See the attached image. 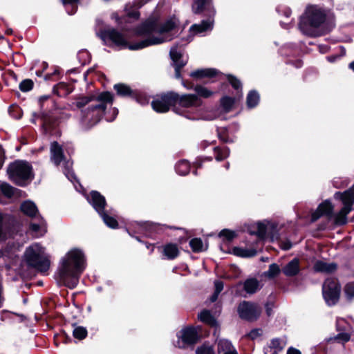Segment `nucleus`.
Wrapping results in <instances>:
<instances>
[{"label":"nucleus","mask_w":354,"mask_h":354,"mask_svg":"<svg viewBox=\"0 0 354 354\" xmlns=\"http://www.w3.org/2000/svg\"><path fill=\"white\" fill-rule=\"evenodd\" d=\"M259 101V95L257 92L250 91L247 96V104L250 108L254 107Z\"/></svg>","instance_id":"nucleus-31"},{"label":"nucleus","mask_w":354,"mask_h":354,"mask_svg":"<svg viewBox=\"0 0 354 354\" xmlns=\"http://www.w3.org/2000/svg\"><path fill=\"white\" fill-rule=\"evenodd\" d=\"M214 153L215 155L216 160L218 161H221L224 160L229 156L230 151L229 149L226 147H214Z\"/></svg>","instance_id":"nucleus-32"},{"label":"nucleus","mask_w":354,"mask_h":354,"mask_svg":"<svg viewBox=\"0 0 354 354\" xmlns=\"http://www.w3.org/2000/svg\"><path fill=\"white\" fill-rule=\"evenodd\" d=\"M137 101L142 104H147L149 102L148 99L141 96L138 97Z\"/></svg>","instance_id":"nucleus-56"},{"label":"nucleus","mask_w":354,"mask_h":354,"mask_svg":"<svg viewBox=\"0 0 354 354\" xmlns=\"http://www.w3.org/2000/svg\"><path fill=\"white\" fill-rule=\"evenodd\" d=\"M210 0H195L194 6H196V13H201L204 11L206 5L209 3Z\"/></svg>","instance_id":"nucleus-42"},{"label":"nucleus","mask_w":354,"mask_h":354,"mask_svg":"<svg viewBox=\"0 0 354 354\" xmlns=\"http://www.w3.org/2000/svg\"><path fill=\"white\" fill-rule=\"evenodd\" d=\"M227 80L234 88L238 89L241 86L240 81L237 80L235 77L229 75H227Z\"/></svg>","instance_id":"nucleus-49"},{"label":"nucleus","mask_w":354,"mask_h":354,"mask_svg":"<svg viewBox=\"0 0 354 354\" xmlns=\"http://www.w3.org/2000/svg\"><path fill=\"white\" fill-rule=\"evenodd\" d=\"M291 247H292V243L288 241L282 242L281 243V248L283 250H289L290 248H291Z\"/></svg>","instance_id":"nucleus-53"},{"label":"nucleus","mask_w":354,"mask_h":354,"mask_svg":"<svg viewBox=\"0 0 354 354\" xmlns=\"http://www.w3.org/2000/svg\"><path fill=\"white\" fill-rule=\"evenodd\" d=\"M37 220V223H32L30 225V229L36 233V236H41L44 233L43 230L45 227V221L41 216H38L35 218Z\"/></svg>","instance_id":"nucleus-22"},{"label":"nucleus","mask_w":354,"mask_h":354,"mask_svg":"<svg viewBox=\"0 0 354 354\" xmlns=\"http://www.w3.org/2000/svg\"><path fill=\"white\" fill-rule=\"evenodd\" d=\"M349 68L354 71V61L350 63Z\"/></svg>","instance_id":"nucleus-62"},{"label":"nucleus","mask_w":354,"mask_h":354,"mask_svg":"<svg viewBox=\"0 0 354 354\" xmlns=\"http://www.w3.org/2000/svg\"><path fill=\"white\" fill-rule=\"evenodd\" d=\"M261 334V330L260 329H254L250 331V333L248 335V337L252 339H254L257 337L260 336Z\"/></svg>","instance_id":"nucleus-51"},{"label":"nucleus","mask_w":354,"mask_h":354,"mask_svg":"<svg viewBox=\"0 0 354 354\" xmlns=\"http://www.w3.org/2000/svg\"><path fill=\"white\" fill-rule=\"evenodd\" d=\"M344 292L348 299H353L354 297V283L346 284L344 288Z\"/></svg>","instance_id":"nucleus-47"},{"label":"nucleus","mask_w":354,"mask_h":354,"mask_svg":"<svg viewBox=\"0 0 354 354\" xmlns=\"http://www.w3.org/2000/svg\"><path fill=\"white\" fill-rule=\"evenodd\" d=\"M33 82L30 79L23 80L19 84V88L23 92H28L30 91L33 87Z\"/></svg>","instance_id":"nucleus-41"},{"label":"nucleus","mask_w":354,"mask_h":354,"mask_svg":"<svg viewBox=\"0 0 354 354\" xmlns=\"http://www.w3.org/2000/svg\"><path fill=\"white\" fill-rule=\"evenodd\" d=\"M335 15L332 9L319 4H308L300 16L299 22H334Z\"/></svg>","instance_id":"nucleus-5"},{"label":"nucleus","mask_w":354,"mask_h":354,"mask_svg":"<svg viewBox=\"0 0 354 354\" xmlns=\"http://www.w3.org/2000/svg\"><path fill=\"white\" fill-rule=\"evenodd\" d=\"M144 22L148 23V22H159V21L156 19H153L149 18V19H146Z\"/></svg>","instance_id":"nucleus-59"},{"label":"nucleus","mask_w":354,"mask_h":354,"mask_svg":"<svg viewBox=\"0 0 354 354\" xmlns=\"http://www.w3.org/2000/svg\"><path fill=\"white\" fill-rule=\"evenodd\" d=\"M283 346L284 345L283 342L279 338L272 339L270 344V347L275 350L274 352L281 351L283 348Z\"/></svg>","instance_id":"nucleus-45"},{"label":"nucleus","mask_w":354,"mask_h":354,"mask_svg":"<svg viewBox=\"0 0 354 354\" xmlns=\"http://www.w3.org/2000/svg\"><path fill=\"white\" fill-rule=\"evenodd\" d=\"M177 100V93H168L162 95L159 99L153 100L151 103V106L154 111L165 113L169 111L171 106L176 104Z\"/></svg>","instance_id":"nucleus-11"},{"label":"nucleus","mask_w":354,"mask_h":354,"mask_svg":"<svg viewBox=\"0 0 354 354\" xmlns=\"http://www.w3.org/2000/svg\"><path fill=\"white\" fill-rule=\"evenodd\" d=\"M276 11L279 15H283L286 18L290 17L292 14L291 9L288 6H279L277 7Z\"/></svg>","instance_id":"nucleus-44"},{"label":"nucleus","mask_w":354,"mask_h":354,"mask_svg":"<svg viewBox=\"0 0 354 354\" xmlns=\"http://www.w3.org/2000/svg\"><path fill=\"white\" fill-rule=\"evenodd\" d=\"M299 260L297 258L290 261L282 270L283 274L287 277H294L299 272Z\"/></svg>","instance_id":"nucleus-17"},{"label":"nucleus","mask_w":354,"mask_h":354,"mask_svg":"<svg viewBox=\"0 0 354 354\" xmlns=\"http://www.w3.org/2000/svg\"><path fill=\"white\" fill-rule=\"evenodd\" d=\"M322 292L326 302L329 305H335L339 300L340 286L336 279L328 278L323 284Z\"/></svg>","instance_id":"nucleus-9"},{"label":"nucleus","mask_w":354,"mask_h":354,"mask_svg":"<svg viewBox=\"0 0 354 354\" xmlns=\"http://www.w3.org/2000/svg\"><path fill=\"white\" fill-rule=\"evenodd\" d=\"M21 210L24 214L30 217H37L40 216L38 213V209L35 204L31 201H26L21 205Z\"/></svg>","instance_id":"nucleus-19"},{"label":"nucleus","mask_w":354,"mask_h":354,"mask_svg":"<svg viewBox=\"0 0 354 354\" xmlns=\"http://www.w3.org/2000/svg\"><path fill=\"white\" fill-rule=\"evenodd\" d=\"M269 223H257L253 227L256 228L257 230H250V234H254L257 235L260 239H263L266 236Z\"/></svg>","instance_id":"nucleus-25"},{"label":"nucleus","mask_w":354,"mask_h":354,"mask_svg":"<svg viewBox=\"0 0 354 354\" xmlns=\"http://www.w3.org/2000/svg\"><path fill=\"white\" fill-rule=\"evenodd\" d=\"M190 169L189 163L186 160H181L176 166V170L180 175H186Z\"/></svg>","instance_id":"nucleus-33"},{"label":"nucleus","mask_w":354,"mask_h":354,"mask_svg":"<svg viewBox=\"0 0 354 354\" xmlns=\"http://www.w3.org/2000/svg\"><path fill=\"white\" fill-rule=\"evenodd\" d=\"M163 252L169 259H173L176 258L179 254L177 245L173 243L165 245L163 248Z\"/></svg>","instance_id":"nucleus-24"},{"label":"nucleus","mask_w":354,"mask_h":354,"mask_svg":"<svg viewBox=\"0 0 354 354\" xmlns=\"http://www.w3.org/2000/svg\"><path fill=\"white\" fill-rule=\"evenodd\" d=\"M237 312L241 319L254 322L259 317L261 308L254 303L243 301L238 306Z\"/></svg>","instance_id":"nucleus-10"},{"label":"nucleus","mask_w":354,"mask_h":354,"mask_svg":"<svg viewBox=\"0 0 354 354\" xmlns=\"http://www.w3.org/2000/svg\"><path fill=\"white\" fill-rule=\"evenodd\" d=\"M349 4H350V6H351V7H353V9H354V0H350V1H349Z\"/></svg>","instance_id":"nucleus-64"},{"label":"nucleus","mask_w":354,"mask_h":354,"mask_svg":"<svg viewBox=\"0 0 354 354\" xmlns=\"http://www.w3.org/2000/svg\"><path fill=\"white\" fill-rule=\"evenodd\" d=\"M183 107L193 108L198 107L202 105V100L195 94H184L182 95H178L177 102Z\"/></svg>","instance_id":"nucleus-13"},{"label":"nucleus","mask_w":354,"mask_h":354,"mask_svg":"<svg viewBox=\"0 0 354 354\" xmlns=\"http://www.w3.org/2000/svg\"><path fill=\"white\" fill-rule=\"evenodd\" d=\"M7 171L10 179L20 186L24 185L32 178V167L25 161H15L9 165Z\"/></svg>","instance_id":"nucleus-7"},{"label":"nucleus","mask_w":354,"mask_h":354,"mask_svg":"<svg viewBox=\"0 0 354 354\" xmlns=\"http://www.w3.org/2000/svg\"><path fill=\"white\" fill-rule=\"evenodd\" d=\"M233 253L241 257H254L257 252L255 250H248V249H243L241 248L236 247L233 249Z\"/></svg>","instance_id":"nucleus-30"},{"label":"nucleus","mask_w":354,"mask_h":354,"mask_svg":"<svg viewBox=\"0 0 354 354\" xmlns=\"http://www.w3.org/2000/svg\"><path fill=\"white\" fill-rule=\"evenodd\" d=\"M216 71L212 68L199 69L193 71L191 73V76L195 78H203L204 77H212L215 75Z\"/></svg>","instance_id":"nucleus-26"},{"label":"nucleus","mask_w":354,"mask_h":354,"mask_svg":"<svg viewBox=\"0 0 354 354\" xmlns=\"http://www.w3.org/2000/svg\"><path fill=\"white\" fill-rule=\"evenodd\" d=\"M287 354H301V352L295 348H289L287 351Z\"/></svg>","instance_id":"nucleus-55"},{"label":"nucleus","mask_w":354,"mask_h":354,"mask_svg":"<svg viewBox=\"0 0 354 354\" xmlns=\"http://www.w3.org/2000/svg\"><path fill=\"white\" fill-rule=\"evenodd\" d=\"M100 215L107 226L111 228H116L118 227V221L114 218L109 216L105 212L100 214Z\"/></svg>","instance_id":"nucleus-36"},{"label":"nucleus","mask_w":354,"mask_h":354,"mask_svg":"<svg viewBox=\"0 0 354 354\" xmlns=\"http://www.w3.org/2000/svg\"><path fill=\"white\" fill-rule=\"evenodd\" d=\"M279 266L276 263H272L270 265L268 270L263 273L265 277L269 279H273L280 273Z\"/></svg>","instance_id":"nucleus-34"},{"label":"nucleus","mask_w":354,"mask_h":354,"mask_svg":"<svg viewBox=\"0 0 354 354\" xmlns=\"http://www.w3.org/2000/svg\"><path fill=\"white\" fill-rule=\"evenodd\" d=\"M114 89L116 91L117 94L122 97L130 96L132 94L131 88L124 84H117L114 85Z\"/></svg>","instance_id":"nucleus-27"},{"label":"nucleus","mask_w":354,"mask_h":354,"mask_svg":"<svg viewBox=\"0 0 354 354\" xmlns=\"http://www.w3.org/2000/svg\"><path fill=\"white\" fill-rule=\"evenodd\" d=\"M41 119L43 121V127L46 129L50 128V120L44 115L42 117Z\"/></svg>","instance_id":"nucleus-54"},{"label":"nucleus","mask_w":354,"mask_h":354,"mask_svg":"<svg viewBox=\"0 0 354 354\" xmlns=\"http://www.w3.org/2000/svg\"><path fill=\"white\" fill-rule=\"evenodd\" d=\"M174 29L175 24H140L136 34L145 39L132 44H129L124 33L115 29L100 30L97 35L104 41H111L120 48L138 50L171 40Z\"/></svg>","instance_id":"nucleus-1"},{"label":"nucleus","mask_w":354,"mask_h":354,"mask_svg":"<svg viewBox=\"0 0 354 354\" xmlns=\"http://www.w3.org/2000/svg\"><path fill=\"white\" fill-rule=\"evenodd\" d=\"M245 291L248 294H254L261 288L259 281L255 278L246 279L243 284Z\"/></svg>","instance_id":"nucleus-20"},{"label":"nucleus","mask_w":354,"mask_h":354,"mask_svg":"<svg viewBox=\"0 0 354 354\" xmlns=\"http://www.w3.org/2000/svg\"><path fill=\"white\" fill-rule=\"evenodd\" d=\"M196 354H215L212 346L203 345L196 350Z\"/></svg>","instance_id":"nucleus-48"},{"label":"nucleus","mask_w":354,"mask_h":354,"mask_svg":"<svg viewBox=\"0 0 354 354\" xmlns=\"http://www.w3.org/2000/svg\"><path fill=\"white\" fill-rule=\"evenodd\" d=\"M189 245L194 252H200L203 251V243L201 239H192L189 241Z\"/></svg>","instance_id":"nucleus-37"},{"label":"nucleus","mask_w":354,"mask_h":354,"mask_svg":"<svg viewBox=\"0 0 354 354\" xmlns=\"http://www.w3.org/2000/svg\"><path fill=\"white\" fill-rule=\"evenodd\" d=\"M224 354H237L236 351L234 350H232L230 352H225Z\"/></svg>","instance_id":"nucleus-61"},{"label":"nucleus","mask_w":354,"mask_h":354,"mask_svg":"<svg viewBox=\"0 0 354 354\" xmlns=\"http://www.w3.org/2000/svg\"><path fill=\"white\" fill-rule=\"evenodd\" d=\"M92 101H95V103L88 108L84 117L88 120H92L93 124H95L100 120L104 114L107 105L113 104V97L110 92H102L97 97L91 96L79 98L75 102V106L78 108H82Z\"/></svg>","instance_id":"nucleus-4"},{"label":"nucleus","mask_w":354,"mask_h":354,"mask_svg":"<svg viewBox=\"0 0 354 354\" xmlns=\"http://www.w3.org/2000/svg\"><path fill=\"white\" fill-rule=\"evenodd\" d=\"M180 338L183 341V345H178L179 347L185 346V345H191L196 344L198 341V335L195 328L188 327L181 330Z\"/></svg>","instance_id":"nucleus-15"},{"label":"nucleus","mask_w":354,"mask_h":354,"mask_svg":"<svg viewBox=\"0 0 354 354\" xmlns=\"http://www.w3.org/2000/svg\"><path fill=\"white\" fill-rule=\"evenodd\" d=\"M7 231V226L3 222V216L0 214V241L6 239Z\"/></svg>","instance_id":"nucleus-43"},{"label":"nucleus","mask_w":354,"mask_h":354,"mask_svg":"<svg viewBox=\"0 0 354 354\" xmlns=\"http://www.w3.org/2000/svg\"><path fill=\"white\" fill-rule=\"evenodd\" d=\"M79 0H63V3L66 4H75L78 2Z\"/></svg>","instance_id":"nucleus-57"},{"label":"nucleus","mask_w":354,"mask_h":354,"mask_svg":"<svg viewBox=\"0 0 354 354\" xmlns=\"http://www.w3.org/2000/svg\"><path fill=\"white\" fill-rule=\"evenodd\" d=\"M215 291L216 294H220V292L223 289V283L221 281H216L214 282Z\"/></svg>","instance_id":"nucleus-52"},{"label":"nucleus","mask_w":354,"mask_h":354,"mask_svg":"<svg viewBox=\"0 0 354 354\" xmlns=\"http://www.w3.org/2000/svg\"><path fill=\"white\" fill-rule=\"evenodd\" d=\"M266 312H267V314L268 316H270L271 315V309L269 308L268 307H267V308H266Z\"/></svg>","instance_id":"nucleus-63"},{"label":"nucleus","mask_w":354,"mask_h":354,"mask_svg":"<svg viewBox=\"0 0 354 354\" xmlns=\"http://www.w3.org/2000/svg\"><path fill=\"white\" fill-rule=\"evenodd\" d=\"M73 334L76 339H83L87 335V330L82 326H78L73 330Z\"/></svg>","instance_id":"nucleus-40"},{"label":"nucleus","mask_w":354,"mask_h":354,"mask_svg":"<svg viewBox=\"0 0 354 354\" xmlns=\"http://www.w3.org/2000/svg\"><path fill=\"white\" fill-rule=\"evenodd\" d=\"M0 188L2 193L7 197L12 196L16 191V189L6 183H2L0 185Z\"/></svg>","instance_id":"nucleus-38"},{"label":"nucleus","mask_w":354,"mask_h":354,"mask_svg":"<svg viewBox=\"0 0 354 354\" xmlns=\"http://www.w3.org/2000/svg\"><path fill=\"white\" fill-rule=\"evenodd\" d=\"M221 103L222 106L226 111H229L234 104V100H233V98L230 97H227V96L223 97L221 100Z\"/></svg>","instance_id":"nucleus-46"},{"label":"nucleus","mask_w":354,"mask_h":354,"mask_svg":"<svg viewBox=\"0 0 354 354\" xmlns=\"http://www.w3.org/2000/svg\"><path fill=\"white\" fill-rule=\"evenodd\" d=\"M84 254L78 249L70 250L62 259L58 274L66 286L71 289L76 287L84 269Z\"/></svg>","instance_id":"nucleus-2"},{"label":"nucleus","mask_w":354,"mask_h":354,"mask_svg":"<svg viewBox=\"0 0 354 354\" xmlns=\"http://www.w3.org/2000/svg\"><path fill=\"white\" fill-rule=\"evenodd\" d=\"M218 236L223 238L224 241H231L236 236V234L234 231L224 229L220 232Z\"/></svg>","instance_id":"nucleus-39"},{"label":"nucleus","mask_w":354,"mask_h":354,"mask_svg":"<svg viewBox=\"0 0 354 354\" xmlns=\"http://www.w3.org/2000/svg\"><path fill=\"white\" fill-rule=\"evenodd\" d=\"M124 15L129 19L138 20L140 17V13L138 8H134V6L126 5L124 8Z\"/></svg>","instance_id":"nucleus-29"},{"label":"nucleus","mask_w":354,"mask_h":354,"mask_svg":"<svg viewBox=\"0 0 354 354\" xmlns=\"http://www.w3.org/2000/svg\"><path fill=\"white\" fill-rule=\"evenodd\" d=\"M200 22H214V19H211L210 17L207 19H202Z\"/></svg>","instance_id":"nucleus-60"},{"label":"nucleus","mask_w":354,"mask_h":354,"mask_svg":"<svg viewBox=\"0 0 354 354\" xmlns=\"http://www.w3.org/2000/svg\"><path fill=\"white\" fill-rule=\"evenodd\" d=\"M50 160L55 165H59L62 161H64L63 165L64 174L71 182L75 179L74 173L72 171L73 162L70 160H64L62 148L57 142L51 143Z\"/></svg>","instance_id":"nucleus-8"},{"label":"nucleus","mask_w":354,"mask_h":354,"mask_svg":"<svg viewBox=\"0 0 354 354\" xmlns=\"http://www.w3.org/2000/svg\"><path fill=\"white\" fill-rule=\"evenodd\" d=\"M91 204L95 209L99 213L102 214L106 205V201L103 196L96 191H93L91 193Z\"/></svg>","instance_id":"nucleus-16"},{"label":"nucleus","mask_w":354,"mask_h":354,"mask_svg":"<svg viewBox=\"0 0 354 354\" xmlns=\"http://www.w3.org/2000/svg\"><path fill=\"white\" fill-rule=\"evenodd\" d=\"M234 350L231 342L226 339H221L218 343V352H230Z\"/></svg>","instance_id":"nucleus-35"},{"label":"nucleus","mask_w":354,"mask_h":354,"mask_svg":"<svg viewBox=\"0 0 354 354\" xmlns=\"http://www.w3.org/2000/svg\"><path fill=\"white\" fill-rule=\"evenodd\" d=\"M335 339L339 342H346L350 339V335L348 333H340L335 337Z\"/></svg>","instance_id":"nucleus-50"},{"label":"nucleus","mask_w":354,"mask_h":354,"mask_svg":"<svg viewBox=\"0 0 354 354\" xmlns=\"http://www.w3.org/2000/svg\"><path fill=\"white\" fill-rule=\"evenodd\" d=\"M170 56L175 65V76L176 78H180V68L187 64V60L182 59V53L178 50L177 46H174L171 48Z\"/></svg>","instance_id":"nucleus-14"},{"label":"nucleus","mask_w":354,"mask_h":354,"mask_svg":"<svg viewBox=\"0 0 354 354\" xmlns=\"http://www.w3.org/2000/svg\"><path fill=\"white\" fill-rule=\"evenodd\" d=\"M25 257L28 264L40 272H46L50 266L44 249L37 243L26 249Z\"/></svg>","instance_id":"nucleus-6"},{"label":"nucleus","mask_w":354,"mask_h":354,"mask_svg":"<svg viewBox=\"0 0 354 354\" xmlns=\"http://www.w3.org/2000/svg\"><path fill=\"white\" fill-rule=\"evenodd\" d=\"M194 91L196 93V95L200 97L203 98H209L212 97L214 95V92L211 90L208 89L207 88L201 86V85H196L194 88Z\"/></svg>","instance_id":"nucleus-28"},{"label":"nucleus","mask_w":354,"mask_h":354,"mask_svg":"<svg viewBox=\"0 0 354 354\" xmlns=\"http://www.w3.org/2000/svg\"><path fill=\"white\" fill-rule=\"evenodd\" d=\"M336 198H339L343 203V207L336 214H333V206L328 201L321 203L315 212L312 214V221H315L322 216H326L329 218H334L335 223L337 225H344L347 221V215L352 210V205L354 203V185L344 193L337 192L335 194Z\"/></svg>","instance_id":"nucleus-3"},{"label":"nucleus","mask_w":354,"mask_h":354,"mask_svg":"<svg viewBox=\"0 0 354 354\" xmlns=\"http://www.w3.org/2000/svg\"><path fill=\"white\" fill-rule=\"evenodd\" d=\"M212 29V24H194L189 28L192 35L201 34Z\"/></svg>","instance_id":"nucleus-21"},{"label":"nucleus","mask_w":354,"mask_h":354,"mask_svg":"<svg viewBox=\"0 0 354 354\" xmlns=\"http://www.w3.org/2000/svg\"><path fill=\"white\" fill-rule=\"evenodd\" d=\"M198 319L210 326H216V321L215 318L212 315L211 313L207 310H203L198 315Z\"/></svg>","instance_id":"nucleus-23"},{"label":"nucleus","mask_w":354,"mask_h":354,"mask_svg":"<svg viewBox=\"0 0 354 354\" xmlns=\"http://www.w3.org/2000/svg\"><path fill=\"white\" fill-rule=\"evenodd\" d=\"M316 272L332 273L337 270V265L334 263H327L324 261H317L314 265Z\"/></svg>","instance_id":"nucleus-18"},{"label":"nucleus","mask_w":354,"mask_h":354,"mask_svg":"<svg viewBox=\"0 0 354 354\" xmlns=\"http://www.w3.org/2000/svg\"><path fill=\"white\" fill-rule=\"evenodd\" d=\"M218 295H219V294H216V292H214V293L213 294V295L211 297V301H212V302L215 301L217 299Z\"/></svg>","instance_id":"nucleus-58"},{"label":"nucleus","mask_w":354,"mask_h":354,"mask_svg":"<svg viewBox=\"0 0 354 354\" xmlns=\"http://www.w3.org/2000/svg\"><path fill=\"white\" fill-rule=\"evenodd\" d=\"M327 24H299V29L304 34L310 37H319L327 33Z\"/></svg>","instance_id":"nucleus-12"}]
</instances>
